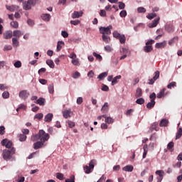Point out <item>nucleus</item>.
Segmentation results:
<instances>
[{"instance_id":"nucleus-8","label":"nucleus","mask_w":182,"mask_h":182,"mask_svg":"<svg viewBox=\"0 0 182 182\" xmlns=\"http://www.w3.org/2000/svg\"><path fill=\"white\" fill-rule=\"evenodd\" d=\"M1 146H5L6 149H11L12 147V142L7 139H3L1 142Z\"/></svg>"},{"instance_id":"nucleus-12","label":"nucleus","mask_w":182,"mask_h":182,"mask_svg":"<svg viewBox=\"0 0 182 182\" xmlns=\"http://www.w3.org/2000/svg\"><path fill=\"white\" fill-rule=\"evenodd\" d=\"M159 22H160V17L154 19L151 23L149 24V28H156L157 25H159Z\"/></svg>"},{"instance_id":"nucleus-50","label":"nucleus","mask_w":182,"mask_h":182,"mask_svg":"<svg viewBox=\"0 0 182 182\" xmlns=\"http://www.w3.org/2000/svg\"><path fill=\"white\" fill-rule=\"evenodd\" d=\"M93 56H95V58H96L98 60H102V55H100V54H97L96 53H92Z\"/></svg>"},{"instance_id":"nucleus-11","label":"nucleus","mask_w":182,"mask_h":182,"mask_svg":"<svg viewBox=\"0 0 182 182\" xmlns=\"http://www.w3.org/2000/svg\"><path fill=\"white\" fill-rule=\"evenodd\" d=\"M43 146H45V142L39 141L33 144V149L34 150H38V149L43 147Z\"/></svg>"},{"instance_id":"nucleus-4","label":"nucleus","mask_w":182,"mask_h":182,"mask_svg":"<svg viewBox=\"0 0 182 182\" xmlns=\"http://www.w3.org/2000/svg\"><path fill=\"white\" fill-rule=\"evenodd\" d=\"M38 134L40 136V141H43V143H45V141H48L50 137V136H49V134L45 132L43 129H41L38 132Z\"/></svg>"},{"instance_id":"nucleus-28","label":"nucleus","mask_w":182,"mask_h":182,"mask_svg":"<svg viewBox=\"0 0 182 182\" xmlns=\"http://www.w3.org/2000/svg\"><path fill=\"white\" fill-rule=\"evenodd\" d=\"M168 124V120L164 119L161 121L159 125L161 127H166Z\"/></svg>"},{"instance_id":"nucleus-33","label":"nucleus","mask_w":182,"mask_h":182,"mask_svg":"<svg viewBox=\"0 0 182 182\" xmlns=\"http://www.w3.org/2000/svg\"><path fill=\"white\" fill-rule=\"evenodd\" d=\"M48 92L49 93H50L51 95H53V93L55 92V86L53 85V83L50 84L48 86Z\"/></svg>"},{"instance_id":"nucleus-40","label":"nucleus","mask_w":182,"mask_h":182,"mask_svg":"<svg viewBox=\"0 0 182 182\" xmlns=\"http://www.w3.org/2000/svg\"><path fill=\"white\" fill-rule=\"evenodd\" d=\"M66 123L68 124V127H70V129H72L75 127V126H76V124L70 120L67 121Z\"/></svg>"},{"instance_id":"nucleus-44","label":"nucleus","mask_w":182,"mask_h":182,"mask_svg":"<svg viewBox=\"0 0 182 182\" xmlns=\"http://www.w3.org/2000/svg\"><path fill=\"white\" fill-rule=\"evenodd\" d=\"M34 119H38V120H42L43 119V113H38L35 115Z\"/></svg>"},{"instance_id":"nucleus-49","label":"nucleus","mask_w":182,"mask_h":182,"mask_svg":"<svg viewBox=\"0 0 182 182\" xmlns=\"http://www.w3.org/2000/svg\"><path fill=\"white\" fill-rule=\"evenodd\" d=\"M3 99H8L9 97V92L8 91H5L2 93Z\"/></svg>"},{"instance_id":"nucleus-58","label":"nucleus","mask_w":182,"mask_h":182,"mask_svg":"<svg viewBox=\"0 0 182 182\" xmlns=\"http://www.w3.org/2000/svg\"><path fill=\"white\" fill-rule=\"evenodd\" d=\"M65 182H75V176L72 175L70 178L65 180Z\"/></svg>"},{"instance_id":"nucleus-14","label":"nucleus","mask_w":182,"mask_h":182,"mask_svg":"<svg viewBox=\"0 0 182 182\" xmlns=\"http://www.w3.org/2000/svg\"><path fill=\"white\" fill-rule=\"evenodd\" d=\"M50 14H43L41 15V18L43 19V21H45L46 22H49L50 21Z\"/></svg>"},{"instance_id":"nucleus-36","label":"nucleus","mask_w":182,"mask_h":182,"mask_svg":"<svg viewBox=\"0 0 182 182\" xmlns=\"http://www.w3.org/2000/svg\"><path fill=\"white\" fill-rule=\"evenodd\" d=\"M11 26H12V28H14V29H18V26H19V23H18V21H11L10 23Z\"/></svg>"},{"instance_id":"nucleus-15","label":"nucleus","mask_w":182,"mask_h":182,"mask_svg":"<svg viewBox=\"0 0 182 182\" xmlns=\"http://www.w3.org/2000/svg\"><path fill=\"white\" fill-rule=\"evenodd\" d=\"M6 8L8 11H10V12H14V11H16L19 8V6L16 5H11V6H6Z\"/></svg>"},{"instance_id":"nucleus-42","label":"nucleus","mask_w":182,"mask_h":182,"mask_svg":"<svg viewBox=\"0 0 182 182\" xmlns=\"http://www.w3.org/2000/svg\"><path fill=\"white\" fill-rule=\"evenodd\" d=\"M177 86V82H171L167 85L168 89H171L172 87H176Z\"/></svg>"},{"instance_id":"nucleus-61","label":"nucleus","mask_w":182,"mask_h":182,"mask_svg":"<svg viewBox=\"0 0 182 182\" xmlns=\"http://www.w3.org/2000/svg\"><path fill=\"white\" fill-rule=\"evenodd\" d=\"M102 90H103L104 92H107L109 91V87L106 85H102Z\"/></svg>"},{"instance_id":"nucleus-62","label":"nucleus","mask_w":182,"mask_h":182,"mask_svg":"<svg viewBox=\"0 0 182 182\" xmlns=\"http://www.w3.org/2000/svg\"><path fill=\"white\" fill-rule=\"evenodd\" d=\"M22 133H23V134L26 136V134H29V129H22Z\"/></svg>"},{"instance_id":"nucleus-56","label":"nucleus","mask_w":182,"mask_h":182,"mask_svg":"<svg viewBox=\"0 0 182 182\" xmlns=\"http://www.w3.org/2000/svg\"><path fill=\"white\" fill-rule=\"evenodd\" d=\"M72 63L75 66H77L79 65V59L75 58L74 60H72Z\"/></svg>"},{"instance_id":"nucleus-47","label":"nucleus","mask_w":182,"mask_h":182,"mask_svg":"<svg viewBox=\"0 0 182 182\" xmlns=\"http://www.w3.org/2000/svg\"><path fill=\"white\" fill-rule=\"evenodd\" d=\"M137 12L139 14H146V9H144V7H139L137 9Z\"/></svg>"},{"instance_id":"nucleus-9","label":"nucleus","mask_w":182,"mask_h":182,"mask_svg":"<svg viewBox=\"0 0 182 182\" xmlns=\"http://www.w3.org/2000/svg\"><path fill=\"white\" fill-rule=\"evenodd\" d=\"M155 173L159 176L157 177V182H161L164 177V171L159 170V171H156Z\"/></svg>"},{"instance_id":"nucleus-19","label":"nucleus","mask_w":182,"mask_h":182,"mask_svg":"<svg viewBox=\"0 0 182 182\" xmlns=\"http://www.w3.org/2000/svg\"><path fill=\"white\" fill-rule=\"evenodd\" d=\"M103 113H107L109 112V103L105 102L101 109Z\"/></svg>"},{"instance_id":"nucleus-32","label":"nucleus","mask_w":182,"mask_h":182,"mask_svg":"<svg viewBox=\"0 0 182 182\" xmlns=\"http://www.w3.org/2000/svg\"><path fill=\"white\" fill-rule=\"evenodd\" d=\"M38 140H41L39 132L38 134H35L31 136V141H38Z\"/></svg>"},{"instance_id":"nucleus-46","label":"nucleus","mask_w":182,"mask_h":182,"mask_svg":"<svg viewBox=\"0 0 182 182\" xmlns=\"http://www.w3.org/2000/svg\"><path fill=\"white\" fill-rule=\"evenodd\" d=\"M136 103L137 105H144V98H139L136 100Z\"/></svg>"},{"instance_id":"nucleus-57","label":"nucleus","mask_w":182,"mask_h":182,"mask_svg":"<svg viewBox=\"0 0 182 182\" xmlns=\"http://www.w3.org/2000/svg\"><path fill=\"white\" fill-rule=\"evenodd\" d=\"M125 7H126V4H124V3H123L122 1L119 2V9H124Z\"/></svg>"},{"instance_id":"nucleus-1","label":"nucleus","mask_w":182,"mask_h":182,"mask_svg":"<svg viewBox=\"0 0 182 182\" xmlns=\"http://www.w3.org/2000/svg\"><path fill=\"white\" fill-rule=\"evenodd\" d=\"M15 151L16 149L14 147L11 149V151L9 149H4L2 153L4 160H6V161L11 160V159H12V156L15 154Z\"/></svg>"},{"instance_id":"nucleus-18","label":"nucleus","mask_w":182,"mask_h":182,"mask_svg":"<svg viewBox=\"0 0 182 182\" xmlns=\"http://www.w3.org/2000/svg\"><path fill=\"white\" fill-rule=\"evenodd\" d=\"M102 117H104L105 119V122L107 123L108 124H112V123H113V122H114L113 118H112L110 117H106V115H102Z\"/></svg>"},{"instance_id":"nucleus-30","label":"nucleus","mask_w":182,"mask_h":182,"mask_svg":"<svg viewBox=\"0 0 182 182\" xmlns=\"http://www.w3.org/2000/svg\"><path fill=\"white\" fill-rule=\"evenodd\" d=\"M19 141H26V135L23 134H20L18 136Z\"/></svg>"},{"instance_id":"nucleus-38","label":"nucleus","mask_w":182,"mask_h":182,"mask_svg":"<svg viewBox=\"0 0 182 182\" xmlns=\"http://www.w3.org/2000/svg\"><path fill=\"white\" fill-rule=\"evenodd\" d=\"M118 79H122V75H118V76H116L113 78L112 81V86L116 85V83H117V80Z\"/></svg>"},{"instance_id":"nucleus-10","label":"nucleus","mask_w":182,"mask_h":182,"mask_svg":"<svg viewBox=\"0 0 182 182\" xmlns=\"http://www.w3.org/2000/svg\"><path fill=\"white\" fill-rule=\"evenodd\" d=\"M81 16H83V11H75L71 14V18H73V19H76L77 18H81Z\"/></svg>"},{"instance_id":"nucleus-13","label":"nucleus","mask_w":182,"mask_h":182,"mask_svg":"<svg viewBox=\"0 0 182 182\" xmlns=\"http://www.w3.org/2000/svg\"><path fill=\"white\" fill-rule=\"evenodd\" d=\"M52 119H53V114L48 113L47 115L44 117V122H46L47 123H50L52 122Z\"/></svg>"},{"instance_id":"nucleus-22","label":"nucleus","mask_w":182,"mask_h":182,"mask_svg":"<svg viewBox=\"0 0 182 182\" xmlns=\"http://www.w3.org/2000/svg\"><path fill=\"white\" fill-rule=\"evenodd\" d=\"M143 96V91L141 88H137L135 94V97H141Z\"/></svg>"},{"instance_id":"nucleus-53","label":"nucleus","mask_w":182,"mask_h":182,"mask_svg":"<svg viewBox=\"0 0 182 182\" xmlns=\"http://www.w3.org/2000/svg\"><path fill=\"white\" fill-rule=\"evenodd\" d=\"M73 77L74 79H77V77H80V73L77 71H76L73 75Z\"/></svg>"},{"instance_id":"nucleus-45","label":"nucleus","mask_w":182,"mask_h":182,"mask_svg":"<svg viewBox=\"0 0 182 182\" xmlns=\"http://www.w3.org/2000/svg\"><path fill=\"white\" fill-rule=\"evenodd\" d=\"M113 36L116 38V39H119L120 36H122V34H120L119 32H117V31H114L112 33Z\"/></svg>"},{"instance_id":"nucleus-25","label":"nucleus","mask_w":182,"mask_h":182,"mask_svg":"<svg viewBox=\"0 0 182 182\" xmlns=\"http://www.w3.org/2000/svg\"><path fill=\"white\" fill-rule=\"evenodd\" d=\"M109 75V73L105 72L101 74H100L97 77V79H100V80H103L105 77H106Z\"/></svg>"},{"instance_id":"nucleus-17","label":"nucleus","mask_w":182,"mask_h":182,"mask_svg":"<svg viewBox=\"0 0 182 182\" xmlns=\"http://www.w3.org/2000/svg\"><path fill=\"white\" fill-rule=\"evenodd\" d=\"M166 88H163L158 94H157V97L158 99H161V97H164V96H166V94H164V92H166Z\"/></svg>"},{"instance_id":"nucleus-26","label":"nucleus","mask_w":182,"mask_h":182,"mask_svg":"<svg viewBox=\"0 0 182 182\" xmlns=\"http://www.w3.org/2000/svg\"><path fill=\"white\" fill-rule=\"evenodd\" d=\"M12 43L14 48H18V46H19V41H18V38H12Z\"/></svg>"},{"instance_id":"nucleus-23","label":"nucleus","mask_w":182,"mask_h":182,"mask_svg":"<svg viewBox=\"0 0 182 182\" xmlns=\"http://www.w3.org/2000/svg\"><path fill=\"white\" fill-rule=\"evenodd\" d=\"M182 136V128H178L176 134V140H178V139H181Z\"/></svg>"},{"instance_id":"nucleus-5","label":"nucleus","mask_w":182,"mask_h":182,"mask_svg":"<svg viewBox=\"0 0 182 182\" xmlns=\"http://www.w3.org/2000/svg\"><path fill=\"white\" fill-rule=\"evenodd\" d=\"M154 43V40H149L146 43V45L144 47V52H146V53H149L150 52H151V50H153V45Z\"/></svg>"},{"instance_id":"nucleus-7","label":"nucleus","mask_w":182,"mask_h":182,"mask_svg":"<svg viewBox=\"0 0 182 182\" xmlns=\"http://www.w3.org/2000/svg\"><path fill=\"white\" fill-rule=\"evenodd\" d=\"M18 96L21 99L26 100V99H28V97H29V92H28L27 90H21L18 93Z\"/></svg>"},{"instance_id":"nucleus-48","label":"nucleus","mask_w":182,"mask_h":182,"mask_svg":"<svg viewBox=\"0 0 182 182\" xmlns=\"http://www.w3.org/2000/svg\"><path fill=\"white\" fill-rule=\"evenodd\" d=\"M119 15L121 18H126L127 16V11L126 10H122L120 13Z\"/></svg>"},{"instance_id":"nucleus-6","label":"nucleus","mask_w":182,"mask_h":182,"mask_svg":"<svg viewBox=\"0 0 182 182\" xmlns=\"http://www.w3.org/2000/svg\"><path fill=\"white\" fill-rule=\"evenodd\" d=\"M110 29H113V26H109L107 27H100V32L102 35H105V34L110 35V33H112V31H110Z\"/></svg>"},{"instance_id":"nucleus-3","label":"nucleus","mask_w":182,"mask_h":182,"mask_svg":"<svg viewBox=\"0 0 182 182\" xmlns=\"http://www.w3.org/2000/svg\"><path fill=\"white\" fill-rule=\"evenodd\" d=\"M36 5V0H28L23 4V8L25 11H29V9H32V6H35Z\"/></svg>"},{"instance_id":"nucleus-35","label":"nucleus","mask_w":182,"mask_h":182,"mask_svg":"<svg viewBox=\"0 0 182 182\" xmlns=\"http://www.w3.org/2000/svg\"><path fill=\"white\" fill-rule=\"evenodd\" d=\"M156 16H157V14L156 13H151V14H149L147 16H146V18L147 19H154V18H156Z\"/></svg>"},{"instance_id":"nucleus-54","label":"nucleus","mask_w":182,"mask_h":182,"mask_svg":"<svg viewBox=\"0 0 182 182\" xmlns=\"http://www.w3.org/2000/svg\"><path fill=\"white\" fill-rule=\"evenodd\" d=\"M159 77H160V72L159 71H156L155 73V75L154 76V80H157V79H159Z\"/></svg>"},{"instance_id":"nucleus-60","label":"nucleus","mask_w":182,"mask_h":182,"mask_svg":"<svg viewBox=\"0 0 182 182\" xmlns=\"http://www.w3.org/2000/svg\"><path fill=\"white\" fill-rule=\"evenodd\" d=\"M181 175L178 176L177 177V182H181L182 181V169L180 170L179 172Z\"/></svg>"},{"instance_id":"nucleus-59","label":"nucleus","mask_w":182,"mask_h":182,"mask_svg":"<svg viewBox=\"0 0 182 182\" xmlns=\"http://www.w3.org/2000/svg\"><path fill=\"white\" fill-rule=\"evenodd\" d=\"M105 50H106L107 52H112V50H113V48H112L110 46H107L105 47Z\"/></svg>"},{"instance_id":"nucleus-55","label":"nucleus","mask_w":182,"mask_h":182,"mask_svg":"<svg viewBox=\"0 0 182 182\" xmlns=\"http://www.w3.org/2000/svg\"><path fill=\"white\" fill-rule=\"evenodd\" d=\"M14 66H15L16 68H21V67L22 66V63H21V61L18 60V61H16V62L14 63Z\"/></svg>"},{"instance_id":"nucleus-2","label":"nucleus","mask_w":182,"mask_h":182,"mask_svg":"<svg viewBox=\"0 0 182 182\" xmlns=\"http://www.w3.org/2000/svg\"><path fill=\"white\" fill-rule=\"evenodd\" d=\"M95 164H96V160L92 159L90 161L89 166H84V171L86 174H90L95 168Z\"/></svg>"},{"instance_id":"nucleus-34","label":"nucleus","mask_w":182,"mask_h":182,"mask_svg":"<svg viewBox=\"0 0 182 182\" xmlns=\"http://www.w3.org/2000/svg\"><path fill=\"white\" fill-rule=\"evenodd\" d=\"M166 46V42H162V43H157L155 45V48L157 49H160L161 48H164Z\"/></svg>"},{"instance_id":"nucleus-20","label":"nucleus","mask_w":182,"mask_h":182,"mask_svg":"<svg viewBox=\"0 0 182 182\" xmlns=\"http://www.w3.org/2000/svg\"><path fill=\"white\" fill-rule=\"evenodd\" d=\"M35 103L39 105L40 106H45V98L40 97L35 102Z\"/></svg>"},{"instance_id":"nucleus-16","label":"nucleus","mask_w":182,"mask_h":182,"mask_svg":"<svg viewBox=\"0 0 182 182\" xmlns=\"http://www.w3.org/2000/svg\"><path fill=\"white\" fill-rule=\"evenodd\" d=\"M3 37L4 39H11V38H12V31H6L5 33H4Z\"/></svg>"},{"instance_id":"nucleus-27","label":"nucleus","mask_w":182,"mask_h":182,"mask_svg":"<svg viewBox=\"0 0 182 182\" xmlns=\"http://www.w3.org/2000/svg\"><path fill=\"white\" fill-rule=\"evenodd\" d=\"M13 36L16 38H21L22 36V33L19 30H16L13 32Z\"/></svg>"},{"instance_id":"nucleus-21","label":"nucleus","mask_w":182,"mask_h":182,"mask_svg":"<svg viewBox=\"0 0 182 182\" xmlns=\"http://www.w3.org/2000/svg\"><path fill=\"white\" fill-rule=\"evenodd\" d=\"M134 168L133 167V166L127 165V166H124V168H122V170L124 171L132 172V171H133Z\"/></svg>"},{"instance_id":"nucleus-29","label":"nucleus","mask_w":182,"mask_h":182,"mask_svg":"<svg viewBox=\"0 0 182 182\" xmlns=\"http://www.w3.org/2000/svg\"><path fill=\"white\" fill-rule=\"evenodd\" d=\"M46 64L51 69H53V68H55V63H53V60H46Z\"/></svg>"},{"instance_id":"nucleus-41","label":"nucleus","mask_w":182,"mask_h":182,"mask_svg":"<svg viewBox=\"0 0 182 182\" xmlns=\"http://www.w3.org/2000/svg\"><path fill=\"white\" fill-rule=\"evenodd\" d=\"M60 45H65V43L63 41H58L57 44V52H59L62 49V46Z\"/></svg>"},{"instance_id":"nucleus-64","label":"nucleus","mask_w":182,"mask_h":182,"mask_svg":"<svg viewBox=\"0 0 182 182\" xmlns=\"http://www.w3.org/2000/svg\"><path fill=\"white\" fill-rule=\"evenodd\" d=\"M100 16H103V17L106 16V11L100 10Z\"/></svg>"},{"instance_id":"nucleus-37","label":"nucleus","mask_w":182,"mask_h":182,"mask_svg":"<svg viewBox=\"0 0 182 182\" xmlns=\"http://www.w3.org/2000/svg\"><path fill=\"white\" fill-rule=\"evenodd\" d=\"M63 116L65 119H68V117H70V111L66 110L63 112Z\"/></svg>"},{"instance_id":"nucleus-51","label":"nucleus","mask_w":182,"mask_h":182,"mask_svg":"<svg viewBox=\"0 0 182 182\" xmlns=\"http://www.w3.org/2000/svg\"><path fill=\"white\" fill-rule=\"evenodd\" d=\"M173 147H174V142H173V141L169 142L167 145L168 150H171V149H173Z\"/></svg>"},{"instance_id":"nucleus-39","label":"nucleus","mask_w":182,"mask_h":182,"mask_svg":"<svg viewBox=\"0 0 182 182\" xmlns=\"http://www.w3.org/2000/svg\"><path fill=\"white\" fill-rule=\"evenodd\" d=\"M102 41L105 42V43H109V42H110V37L107 36L106 35H102Z\"/></svg>"},{"instance_id":"nucleus-63","label":"nucleus","mask_w":182,"mask_h":182,"mask_svg":"<svg viewBox=\"0 0 182 182\" xmlns=\"http://www.w3.org/2000/svg\"><path fill=\"white\" fill-rule=\"evenodd\" d=\"M61 35L64 38H68L69 36V33H68L66 31L61 32Z\"/></svg>"},{"instance_id":"nucleus-43","label":"nucleus","mask_w":182,"mask_h":182,"mask_svg":"<svg viewBox=\"0 0 182 182\" xmlns=\"http://www.w3.org/2000/svg\"><path fill=\"white\" fill-rule=\"evenodd\" d=\"M56 178H58V180H63L65 178V176L62 173H57Z\"/></svg>"},{"instance_id":"nucleus-31","label":"nucleus","mask_w":182,"mask_h":182,"mask_svg":"<svg viewBox=\"0 0 182 182\" xmlns=\"http://www.w3.org/2000/svg\"><path fill=\"white\" fill-rule=\"evenodd\" d=\"M118 39H119L120 43H122V45H124V43H126V36H124V34H122L120 38Z\"/></svg>"},{"instance_id":"nucleus-24","label":"nucleus","mask_w":182,"mask_h":182,"mask_svg":"<svg viewBox=\"0 0 182 182\" xmlns=\"http://www.w3.org/2000/svg\"><path fill=\"white\" fill-rule=\"evenodd\" d=\"M156 105V101L151 100V102L146 105L147 109H153Z\"/></svg>"},{"instance_id":"nucleus-52","label":"nucleus","mask_w":182,"mask_h":182,"mask_svg":"<svg viewBox=\"0 0 182 182\" xmlns=\"http://www.w3.org/2000/svg\"><path fill=\"white\" fill-rule=\"evenodd\" d=\"M70 23L71 25H74L75 26H76V25H79V23H80V21L79 20H71Z\"/></svg>"}]
</instances>
